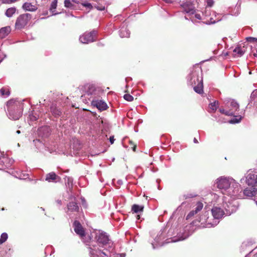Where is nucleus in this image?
Returning <instances> with one entry per match:
<instances>
[{"label":"nucleus","instance_id":"nucleus-35","mask_svg":"<svg viewBox=\"0 0 257 257\" xmlns=\"http://www.w3.org/2000/svg\"><path fill=\"white\" fill-rule=\"evenodd\" d=\"M130 144L133 151H134V152H136V148L137 147L136 144H135V143L133 142L132 141H130Z\"/></svg>","mask_w":257,"mask_h":257},{"label":"nucleus","instance_id":"nucleus-28","mask_svg":"<svg viewBox=\"0 0 257 257\" xmlns=\"http://www.w3.org/2000/svg\"><path fill=\"white\" fill-rule=\"evenodd\" d=\"M203 204L201 202L198 201L196 203V207L195 208V210L198 213L203 208Z\"/></svg>","mask_w":257,"mask_h":257},{"label":"nucleus","instance_id":"nucleus-33","mask_svg":"<svg viewBox=\"0 0 257 257\" xmlns=\"http://www.w3.org/2000/svg\"><path fill=\"white\" fill-rule=\"evenodd\" d=\"M246 40L247 42L253 43V42H257V38H253L252 37H249L247 38H246Z\"/></svg>","mask_w":257,"mask_h":257},{"label":"nucleus","instance_id":"nucleus-22","mask_svg":"<svg viewBox=\"0 0 257 257\" xmlns=\"http://www.w3.org/2000/svg\"><path fill=\"white\" fill-rule=\"evenodd\" d=\"M210 112H214L218 107V101L217 100L211 102L209 105Z\"/></svg>","mask_w":257,"mask_h":257},{"label":"nucleus","instance_id":"nucleus-40","mask_svg":"<svg viewBox=\"0 0 257 257\" xmlns=\"http://www.w3.org/2000/svg\"><path fill=\"white\" fill-rule=\"evenodd\" d=\"M114 137H110L109 138V142L110 144H112L114 143Z\"/></svg>","mask_w":257,"mask_h":257},{"label":"nucleus","instance_id":"nucleus-39","mask_svg":"<svg viewBox=\"0 0 257 257\" xmlns=\"http://www.w3.org/2000/svg\"><path fill=\"white\" fill-rule=\"evenodd\" d=\"M207 4L209 7H211L213 5V0H207Z\"/></svg>","mask_w":257,"mask_h":257},{"label":"nucleus","instance_id":"nucleus-19","mask_svg":"<svg viewBox=\"0 0 257 257\" xmlns=\"http://www.w3.org/2000/svg\"><path fill=\"white\" fill-rule=\"evenodd\" d=\"M23 7L27 11H35L37 9V7L30 3H25Z\"/></svg>","mask_w":257,"mask_h":257},{"label":"nucleus","instance_id":"nucleus-4","mask_svg":"<svg viewBox=\"0 0 257 257\" xmlns=\"http://www.w3.org/2000/svg\"><path fill=\"white\" fill-rule=\"evenodd\" d=\"M246 183L249 186L255 187L257 186V175L252 172L246 174L245 177Z\"/></svg>","mask_w":257,"mask_h":257},{"label":"nucleus","instance_id":"nucleus-2","mask_svg":"<svg viewBox=\"0 0 257 257\" xmlns=\"http://www.w3.org/2000/svg\"><path fill=\"white\" fill-rule=\"evenodd\" d=\"M96 32L93 31L91 32H85L80 37V41L82 43L88 44L89 43L94 42Z\"/></svg>","mask_w":257,"mask_h":257},{"label":"nucleus","instance_id":"nucleus-1","mask_svg":"<svg viewBox=\"0 0 257 257\" xmlns=\"http://www.w3.org/2000/svg\"><path fill=\"white\" fill-rule=\"evenodd\" d=\"M232 180L230 178H227L224 177H221L217 180L216 185L217 187L219 189L224 190L227 191V194L229 195H234L235 192L234 190L231 191L232 189L230 187V185Z\"/></svg>","mask_w":257,"mask_h":257},{"label":"nucleus","instance_id":"nucleus-6","mask_svg":"<svg viewBox=\"0 0 257 257\" xmlns=\"http://www.w3.org/2000/svg\"><path fill=\"white\" fill-rule=\"evenodd\" d=\"M97 241L99 244L104 246L109 243L110 240L106 233L102 232L99 233L97 236Z\"/></svg>","mask_w":257,"mask_h":257},{"label":"nucleus","instance_id":"nucleus-21","mask_svg":"<svg viewBox=\"0 0 257 257\" xmlns=\"http://www.w3.org/2000/svg\"><path fill=\"white\" fill-rule=\"evenodd\" d=\"M119 35L121 38H127L130 36V33L128 32L126 28L122 27L119 30Z\"/></svg>","mask_w":257,"mask_h":257},{"label":"nucleus","instance_id":"nucleus-13","mask_svg":"<svg viewBox=\"0 0 257 257\" xmlns=\"http://www.w3.org/2000/svg\"><path fill=\"white\" fill-rule=\"evenodd\" d=\"M181 6L183 8L184 10L186 13L194 14L195 12L194 7L191 3H190L189 2L183 4Z\"/></svg>","mask_w":257,"mask_h":257},{"label":"nucleus","instance_id":"nucleus-30","mask_svg":"<svg viewBox=\"0 0 257 257\" xmlns=\"http://www.w3.org/2000/svg\"><path fill=\"white\" fill-rule=\"evenodd\" d=\"M197 213V212L195 210H192L191 211H190V212L188 214L187 217H186V219H187V220H188L190 218L192 217L193 216L195 215V214Z\"/></svg>","mask_w":257,"mask_h":257},{"label":"nucleus","instance_id":"nucleus-43","mask_svg":"<svg viewBox=\"0 0 257 257\" xmlns=\"http://www.w3.org/2000/svg\"><path fill=\"white\" fill-rule=\"evenodd\" d=\"M163 1L167 3H170L171 2V0H163Z\"/></svg>","mask_w":257,"mask_h":257},{"label":"nucleus","instance_id":"nucleus-23","mask_svg":"<svg viewBox=\"0 0 257 257\" xmlns=\"http://www.w3.org/2000/svg\"><path fill=\"white\" fill-rule=\"evenodd\" d=\"M64 5L65 8H69L71 10H74L75 9V6L72 3L70 0H64Z\"/></svg>","mask_w":257,"mask_h":257},{"label":"nucleus","instance_id":"nucleus-27","mask_svg":"<svg viewBox=\"0 0 257 257\" xmlns=\"http://www.w3.org/2000/svg\"><path fill=\"white\" fill-rule=\"evenodd\" d=\"M8 238V235L6 232H4L1 235V237H0V244H3L5 242Z\"/></svg>","mask_w":257,"mask_h":257},{"label":"nucleus","instance_id":"nucleus-24","mask_svg":"<svg viewBox=\"0 0 257 257\" xmlns=\"http://www.w3.org/2000/svg\"><path fill=\"white\" fill-rule=\"evenodd\" d=\"M16 10L15 8H10L7 9L6 15L8 17H11L16 13Z\"/></svg>","mask_w":257,"mask_h":257},{"label":"nucleus","instance_id":"nucleus-3","mask_svg":"<svg viewBox=\"0 0 257 257\" xmlns=\"http://www.w3.org/2000/svg\"><path fill=\"white\" fill-rule=\"evenodd\" d=\"M7 110H8L9 118L14 120L16 119V115L14 112L16 107V100L11 99L7 102Z\"/></svg>","mask_w":257,"mask_h":257},{"label":"nucleus","instance_id":"nucleus-26","mask_svg":"<svg viewBox=\"0 0 257 257\" xmlns=\"http://www.w3.org/2000/svg\"><path fill=\"white\" fill-rule=\"evenodd\" d=\"M0 94H1L2 96H9L10 92L9 90H7L5 88L3 87L0 89Z\"/></svg>","mask_w":257,"mask_h":257},{"label":"nucleus","instance_id":"nucleus-17","mask_svg":"<svg viewBox=\"0 0 257 257\" xmlns=\"http://www.w3.org/2000/svg\"><path fill=\"white\" fill-rule=\"evenodd\" d=\"M198 84L194 87V91L198 94H202L203 93V83L202 80H199V78H197Z\"/></svg>","mask_w":257,"mask_h":257},{"label":"nucleus","instance_id":"nucleus-5","mask_svg":"<svg viewBox=\"0 0 257 257\" xmlns=\"http://www.w3.org/2000/svg\"><path fill=\"white\" fill-rule=\"evenodd\" d=\"M29 20L28 14L21 15L17 18V29L24 27L27 24Z\"/></svg>","mask_w":257,"mask_h":257},{"label":"nucleus","instance_id":"nucleus-38","mask_svg":"<svg viewBox=\"0 0 257 257\" xmlns=\"http://www.w3.org/2000/svg\"><path fill=\"white\" fill-rule=\"evenodd\" d=\"M95 8L97 9V10H99V11H103L105 10V6H95Z\"/></svg>","mask_w":257,"mask_h":257},{"label":"nucleus","instance_id":"nucleus-9","mask_svg":"<svg viewBox=\"0 0 257 257\" xmlns=\"http://www.w3.org/2000/svg\"><path fill=\"white\" fill-rule=\"evenodd\" d=\"M45 180L48 182L56 183L60 181V177L57 175L55 172H52L46 174Z\"/></svg>","mask_w":257,"mask_h":257},{"label":"nucleus","instance_id":"nucleus-48","mask_svg":"<svg viewBox=\"0 0 257 257\" xmlns=\"http://www.w3.org/2000/svg\"><path fill=\"white\" fill-rule=\"evenodd\" d=\"M17 146H20V145L18 143H17Z\"/></svg>","mask_w":257,"mask_h":257},{"label":"nucleus","instance_id":"nucleus-46","mask_svg":"<svg viewBox=\"0 0 257 257\" xmlns=\"http://www.w3.org/2000/svg\"><path fill=\"white\" fill-rule=\"evenodd\" d=\"M140 218V216L139 214H138L137 216V220H139Z\"/></svg>","mask_w":257,"mask_h":257},{"label":"nucleus","instance_id":"nucleus-29","mask_svg":"<svg viewBox=\"0 0 257 257\" xmlns=\"http://www.w3.org/2000/svg\"><path fill=\"white\" fill-rule=\"evenodd\" d=\"M219 111L221 113H223L226 115H233L232 114V112L230 111L229 110L227 111L225 110V109L223 108H220Z\"/></svg>","mask_w":257,"mask_h":257},{"label":"nucleus","instance_id":"nucleus-12","mask_svg":"<svg viewBox=\"0 0 257 257\" xmlns=\"http://www.w3.org/2000/svg\"><path fill=\"white\" fill-rule=\"evenodd\" d=\"M92 104L96 106L100 111L105 110L107 109V106L105 102L102 100H94L92 102Z\"/></svg>","mask_w":257,"mask_h":257},{"label":"nucleus","instance_id":"nucleus-16","mask_svg":"<svg viewBox=\"0 0 257 257\" xmlns=\"http://www.w3.org/2000/svg\"><path fill=\"white\" fill-rule=\"evenodd\" d=\"M228 106L230 108V111L233 112V115H234L235 111L238 110L239 105L237 102L234 100H231L230 103H228Z\"/></svg>","mask_w":257,"mask_h":257},{"label":"nucleus","instance_id":"nucleus-36","mask_svg":"<svg viewBox=\"0 0 257 257\" xmlns=\"http://www.w3.org/2000/svg\"><path fill=\"white\" fill-rule=\"evenodd\" d=\"M57 7V0H54L51 4V6H50V10H52L53 9H55Z\"/></svg>","mask_w":257,"mask_h":257},{"label":"nucleus","instance_id":"nucleus-37","mask_svg":"<svg viewBox=\"0 0 257 257\" xmlns=\"http://www.w3.org/2000/svg\"><path fill=\"white\" fill-rule=\"evenodd\" d=\"M3 4H9L16 1V0H1Z\"/></svg>","mask_w":257,"mask_h":257},{"label":"nucleus","instance_id":"nucleus-10","mask_svg":"<svg viewBox=\"0 0 257 257\" xmlns=\"http://www.w3.org/2000/svg\"><path fill=\"white\" fill-rule=\"evenodd\" d=\"M212 213L213 217L218 219L223 216L224 212L220 207H214L212 209Z\"/></svg>","mask_w":257,"mask_h":257},{"label":"nucleus","instance_id":"nucleus-11","mask_svg":"<svg viewBox=\"0 0 257 257\" xmlns=\"http://www.w3.org/2000/svg\"><path fill=\"white\" fill-rule=\"evenodd\" d=\"M257 189L254 187L251 188H246L243 190V194L246 197L251 198L256 195Z\"/></svg>","mask_w":257,"mask_h":257},{"label":"nucleus","instance_id":"nucleus-8","mask_svg":"<svg viewBox=\"0 0 257 257\" xmlns=\"http://www.w3.org/2000/svg\"><path fill=\"white\" fill-rule=\"evenodd\" d=\"M89 253H90L91 257H107V254L105 252L99 250L98 248H96L95 246L89 248Z\"/></svg>","mask_w":257,"mask_h":257},{"label":"nucleus","instance_id":"nucleus-49","mask_svg":"<svg viewBox=\"0 0 257 257\" xmlns=\"http://www.w3.org/2000/svg\"><path fill=\"white\" fill-rule=\"evenodd\" d=\"M245 257H247V256H245Z\"/></svg>","mask_w":257,"mask_h":257},{"label":"nucleus","instance_id":"nucleus-15","mask_svg":"<svg viewBox=\"0 0 257 257\" xmlns=\"http://www.w3.org/2000/svg\"><path fill=\"white\" fill-rule=\"evenodd\" d=\"M68 210L71 212H78L79 210V207L76 202L71 201L67 204Z\"/></svg>","mask_w":257,"mask_h":257},{"label":"nucleus","instance_id":"nucleus-14","mask_svg":"<svg viewBox=\"0 0 257 257\" xmlns=\"http://www.w3.org/2000/svg\"><path fill=\"white\" fill-rule=\"evenodd\" d=\"M131 210L134 213H141L144 210V206L134 204L132 206Z\"/></svg>","mask_w":257,"mask_h":257},{"label":"nucleus","instance_id":"nucleus-18","mask_svg":"<svg viewBox=\"0 0 257 257\" xmlns=\"http://www.w3.org/2000/svg\"><path fill=\"white\" fill-rule=\"evenodd\" d=\"M245 50L246 49L244 46L242 47L241 46H237L233 50V52L238 54V57H241L245 53Z\"/></svg>","mask_w":257,"mask_h":257},{"label":"nucleus","instance_id":"nucleus-34","mask_svg":"<svg viewBox=\"0 0 257 257\" xmlns=\"http://www.w3.org/2000/svg\"><path fill=\"white\" fill-rule=\"evenodd\" d=\"M241 119V117H239V118H233L232 119H230V120L229 121V122L230 123H236L239 122V120Z\"/></svg>","mask_w":257,"mask_h":257},{"label":"nucleus","instance_id":"nucleus-31","mask_svg":"<svg viewBox=\"0 0 257 257\" xmlns=\"http://www.w3.org/2000/svg\"><path fill=\"white\" fill-rule=\"evenodd\" d=\"M123 98L128 101H132L133 100V97L130 94H125Z\"/></svg>","mask_w":257,"mask_h":257},{"label":"nucleus","instance_id":"nucleus-44","mask_svg":"<svg viewBox=\"0 0 257 257\" xmlns=\"http://www.w3.org/2000/svg\"><path fill=\"white\" fill-rule=\"evenodd\" d=\"M91 88L93 90H94V86L93 85H91L90 86V87H89V89H90Z\"/></svg>","mask_w":257,"mask_h":257},{"label":"nucleus","instance_id":"nucleus-41","mask_svg":"<svg viewBox=\"0 0 257 257\" xmlns=\"http://www.w3.org/2000/svg\"><path fill=\"white\" fill-rule=\"evenodd\" d=\"M194 143H199L198 140H197L195 138L194 139Z\"/></svg>","mask_w":257,"mask_h":257},{"label":"nucleus","instance_id":"nucleus-20","mask_svg":"<svg viewBox=\"0 0 257 257\" xmlns=\"http://www.w3.org/2000/svg\"><path fill=\"white\" fill-rule=\"evenodd\" d=\"M11 29L10 27H3L0 29V36L2 38L5 37L10 33Z\"/></svg>","mask_w":257,"mask_h":257},{"label":"nucleus","instance_id":"nucleus-7","mask_svg":"<svg viewBox=\"0 0 257 257\" xmlns=\"http://www.w3.org/2000/svg\"><path fill=\"white\" fill-rule=\"evenodd\" d=\"M74 230L76 233L81 237L85 235L84 229L81 226L80 222L77 220H75L73 223Z\"/></svg>","mask_w":257,"mask_h":257},{"label":"nucleus","instance_id":"nucleus-47","mask_svg":"<svg viewBox=\"0 0 257 257\" xmlns=\"http://www.w3.org/2000/svg\"><path fill=\"white\" fill-rule=\"evenodd\" d=\"M17 134H20V131H17Z\"/></svg>","mask_w":257,"mask_h":257},{"label":"nucleus","instance_id":"nucleus-42","mask_svg":"<svg viewBox=\"0 0 257 257\" xmlns=\"http://www.w3.org/2000/svg\"><path fill=\"white\" fill-rule=\"evenodd\" d=\"M253 56L257 57V50H256L255 52H254L253 53Z\"/></svg>","mask_w":257,"mask_h":257},{"label":"nucleus","instance_id":"nucleus-45","mask_svg":"<svg viewBox=\"0 0 257 257\" xmlns=\"http://www.w3.org/2000/svg\"><path fill=\"white\" fill-rule=\"evenodd\" d=\"M71 2H72V3H74L75 4H78V2L75 1V0H72Z\"/></svg>","mask_w":257,"mask_h":257},{"label":"nucleus","instance_id":"nucleus-25","mask_svg":"<svg viewBox=\"0 0 257 257\" xmlns=\"http://www.w3.org/2000/svg\"><path fill=\"white\" fill-rule=\"evenodd\" d=\"M50 111H51L52 112L53 115L55 116H59L61 115V113L59 109L53 106L50 107Z\"/></svg>","mask_w":257,"mask_h":257},{"label":"nucleus","instance_id":"nucleus-32","mask_svg":"<svg viewBox=\"0 0 257 257\" xmlns=\"http://www.w3.org/2000/svg\"><path fill=\"white\" fill-rule=\"evenodd\" d=\"M82 6L88 8L89 10H91L93 8L92 5L88 2H85L81 3Z\"/></svg>","mask_w":257,"mask_h":257}]
</instances>
